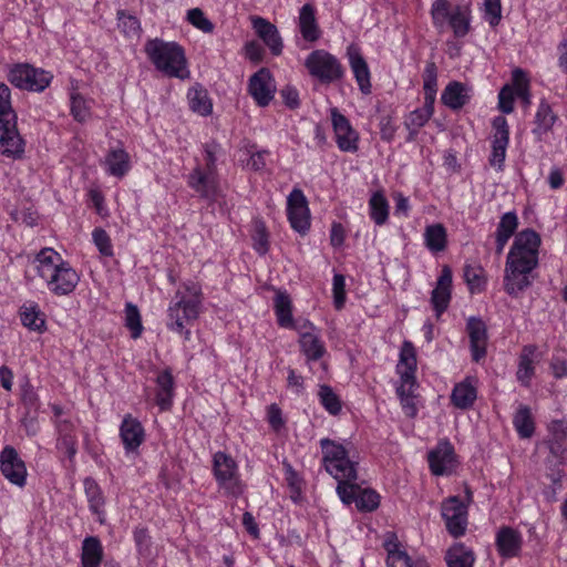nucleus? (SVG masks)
<instances>
[{
	"mask_svg": "<svg viewBox=\"0 0 567 567\" xmlns=\"http://www.w3.org/2000/svg\"><path fill=\"white\" fill-rule=\"evenodd\" d=\"M513 424L517 431L519 437L528 439L534 434L535 424L532 416L530 409L526 405H522L516 411L513 417Z\"/></svg>",
	"mask_w": 567,
	"mask_h": 567,
	"instance_id": "nucleus-49",
	"label": "nucleus"
},
{
	"mask_svg": "<svg viewBox=\"0 0 567 567\" xmlns=\"http://www.w3.org/2000/svg\"><path fill=\"white\" fill-rule=\"evenodd\" d=\"M434 114V104L424 102L422 107L415 109L405 115L404 126L409 131V141H413L420 130L430 121Z\"/></svg>",
	"mask_w": 567,
	"mask_h": 567,
	"instance_id": "nucleus-40",
	"label": "nucleus"
},
{
	"mask_svg": "<svg viewBox=\"0 0 567 567\" xmlns=\"http://www.w3.org/2000/svg\"><path fill=\"white\" fill-rule=\"evenodd\" d=\"M274 311L280 328L296 330L300 320L293 319V303L286 290H278L274 298Z\"/></svg>",
	"mask_w": 567,
	"mask_h": 567,
	"instance_id": "nucleus-27",
	"label": "nucleus"
},
{
	"mask_svg": "<svg viewBox=\"0 0 567 567\" xmlns=\"http://www.w3.org/2000/svg\"><path fill=\"white\" fill-rule=\"evenodd\" d=\"M144 53L155 70L163 75L179 80L189 79L186 52L178 42L159 38L148 39L144 44Z\"/></svg>",
	"mask_w": 567,
	"mask_h": 567,
	"instance_id": "nucleus-5",
	"label": "nucleus"
},
{
	"mask_svg": "<svg viewBox=\"0 0 567 567\" xmlns=\"http://www.w3.org/2000/svg\"><path fill=\"white\" fill-rule=\"evenodd\" d=\"M308 73L321 83H332L343 76V66L330 52L323 49L313 50L305 60Z\"/></svg>",
	"mask_w": 567,
	"mask_h": 567,
	"instance_id": "nucleus-10",
	"label": "nucleus"
},
{
	"mask_svg": "<svg viewBox=\"0 0 567 567\" xmlns=\"http://www.w3.org/2000/svg\"><path fill=\"white\" fill-rule=\"evenodd\" d=\"M286 210L291 228L306 235L311 226V214L307 197L300 188H293L288 195Z\"/></svg>",
	"mask_w": 567,
	"mask_h": 567,
	"instance_id": "nucleus-13",
	"label": "nucleus"
},
{
	"mask_svg": "<svg viewBox=\"0 0 567 567\" xmlns=\"http://www.w3.org/2000/svg\"><path fill=\"white\" fill-rule=\"evenodd\" d=\"M333 305L337 310H341L346 303V278L341 274H336L332 279Z\"/></svg>",
	"mask_w": 567,
	"mask_h": 567,
	"instance_id": "nucleus-60",
	"label": "nucleus"
},
{
	"mask_svg": "<svg viewBox=\"0 0 567 567\" xmlns=\"http://www.w3.org/2000/svg\"><path fill=\"white\" fill-rule=\"evenodd\" d=\"M103 559V547L101 540L95 536H87L82 543L81 564L82 567H99Z\"/></svg>",
	"mask_w": 567,
	"mask_h": 567,
	"instance_id": "nucleus-45",
	"label": "nucleus"
},
{
	"mask_svg": "<svg viewBox=\"0 0 567 567\" xmlns=\"http://www.w3.org/2000/svg\"><path fill=\"white\" fill-rule=\"evenodd\" d=\"M464 279L471 293H480L486 287L485 270L480 265H466L464 267Z\"/></svg>",
	"mask_w": 567,
	"mask_h": 567,
	"instance_id": "nucleus-50",
	"label": "nucleus"
},
{
	"mask_svg": "<svg viewBox=\"0 0 567 567\" xmlns=\"http://www.w3.org/2000/svg\"><path fill=\"white\" fill-rule=\"evenodd\" d=\"M244 54L249 61L258 63L262 60L264 49L257 41H248L244 45Z\"/></svg>",
	"mask_w": 567,
	"mask_h": 567,
	"instance_id": "nucleus-64",
	"label": "nucleus"
},
{
	"mask_svg": "<svg viewBox=\"0 0 567 567\" xmlns=\"http://www.w3.org/2000/svg\"><path fill=\"white\" fill-rule=\"evenodd\" d=\"M483 17L491 27H496L502 20L501 0H483Z\"/></svg>",
	"mask_w": 567,
	"mask_h": 567,
	"instance_id": "nucleus-59",
	"label": "nucleus"
},
{
	"mask_svg": "<svg viewBox=\"0 0 567 567\" xmlns=\"http://www.w3.org/2000/svg\"><path fill=\"white\" fill-rule=\"evenodd\" d=\"M417 372V355L414 344L404 340L399 350V358L395 365V374L398 381L395 384H419L416 379Z\"/></svg>",
	"mask_w": 567,
	"mask_h": 567,
	"instance_id": "nucleus-19",
	"label": "nucleus"
},
{
	"mask_svg": "<svg viewBox=\"0 0 567 567\" xmlns=\"http://www.w3.org/2000/svg\"><path fill=\"white\" fill-rule=\"evenodd\" d=\"M186 19L194 28L200 30L204 33H212L214 31V23L199 8H193L188 10Z\"/></svg>",
	"mask_w": 567,
	"mask_h": 567,
	"instance_id": "nucleus-58",
	"label": "nucleus"
},
{
	"mask_svg": "<svg viewBox=\"0 0 567 567\" xmlns=\"http://www.w3.org/2000/svg\"><path fill=\"white\" fill-rule=\"evenodd\" d=\"M518 216L515 212H507L499 217L495 230V244L497 252H502L508 240L514 236L518 228Z\"/></svg>",
	"mask_w": 567,
	"mask_h": 567,
	"instance_id": "nucleus-38",
	"label": "nucleus"
},
{
	"mask_svg": "<svg viewBox=\"0 0 567 567\" xmlns=\"http://www.w3.org/2000/svg\"><path fill=\"white\" fill-rule=\"evenodd\" d=\"M478 379L472 375L455 383L450 395L451 404L458 410L473 408L478 395Z\"/></svg>",
	"mask_w": 567,
	"mask_h": 567,
	"instance_id": "nucleus-24",
	"label": "nucleus"
},
{
	"mask_svg": "<svg viewBox=\"0 0 567 567\" xmlns=\"http://www.w3.org/2000/svg\"><path fill=\"white\" fill-rule=\"evenodd\" d=\"M369 217L377 226H383L388 223L390 216V204L382 189L371 194L369 202Z\"/></svg>",
	"mask_w": 567,
	"mask_h": 567,
	"instance_id": "nucleus-39",
	"label": "nucleus"
},
{
	"mask_svg": "<svg viewBox=\"0 0 567 567\" xmlns=\"http://www.w3.org/2000/svg\"><path fill=\"white\" fill-rule=\"evenodd\" d=\"M353 486L357 488L353 491L352 498L349 502H342L344 505L355 504V507L360 512H373L380 506L381 496L372 488H362L355 482Z\"/></svg>",
	"mask_w": 567,
	"mask_h": 567,
	"instance_id": "nucleus-42",
	"label": "nucleus"
},
{
	"mask_svg": "<svg viewBox=\"0 0 567 567\" xmlns=\"http://www.w3.org/2000/svg\"><path fill=\"white\" fill-rule=\"evenodd\" d=\"M471 87L462 82H450L442 92V103L451 110H460L471 99Z\"/></svg>",
	"mask_w": 567,
	"mask_h": 567,
	"instance_id": "nucleus-35",
	"label": "nucleus"
},
{
	"mask_svg": "<svg viewBox=\"0 0 567 567\" xmlns=\"http://www.w3.org/2000/svg\"><path fill=\"white\" fill-rule=\"evenodd\" d=\"M420 384H395V394L400 401L401 409L405 416L414 419L422 405L417 392Z\"/></svg>",
	"mask_w": 567,
	"mask_h": 567,
	"instance_id": "nucleus-31",
	"label": "nucleus"
},
{
	"mask_svg": "<svg viewBox=\"0 0 567 567\" xmlns=\"http://www.w3.org/2000/svg\"><path fill=\"white\" fill-rule=\"evenodd\" d=\"M70 99V114L74 121L79 123H85L92 118V105L94 101L83 96L79 92V85L76 81L71 82L69 91Z\"/></svg>",
	"mask_w": 567,
	"mask_h": 567,
	"instance_id": "nucleus-32",
	"label": "nucleus"
},
{
	"mask_svg": "<svg viewBox=\"0 0 567 567\" xmlns=\"http://www.w3.org/2000/svg\"><path fill=\"white\" fill-rule=\"evenodd\" d=\"M187 185L200 197L215 198L219 187L218 174L197 164L187 176Z\"/></svg>",
	"mask_w": 567,
	"mask_h": 567,
	"instance_id": "nucleus-21",
	"label": "nucleus"
},
{
	"mask_svg": "<svg viewBox=\"0 0 567 567\" xmlns=\"http://www.w3.org/2000/svg\"><path fill=\"white\" fill-rule=\"evenodd\" d=\"M330 120L333 137L338 148L346 153H355L359 150L360 135L337 107L330 109Z\"/></svg>",
	"mask_w": 567,
	"mask_h": 567,
	"instance_id": "nucleus-15",
	"label": "nucleus"
},
{
	"mask_svg": "<svg viewBox=\"0 0 567 567\" xmlns=\"http://www.w3.org/2000/svg\"><path fill=\"white\" fill-rule=\"evenodd\" d=\"M118 436L126 454L137 453L146 439L143 424L132 414H125L118 427Z\"/></svg>",
	"mask_w": 567,
	"mask_h": 567,
	"instance_id": "nucleus-20",
	"label": "nucleus"
},
{
	"mask_svg": "<svg viewBox=\"0 0 567 567\" xmlns=\"http://www.w3.org/2000/svg\"><path fill=\"white\" fill-rule=\"evenodd\" d=\"M472 359L478 362L486 355L487 333L484 322L476 318L467 321Z\"/></svg>",
	"mask_w": 567,
	"mask_h": 567,
	"instance_id": "nucleus-33",
	"label": "nucleus"
},
{
	"mask_svg": "<svg viewBox=\"0 0 567 567\" xmlns=\"http://www.w3.org/2000/svg\"><path fill=\"white\" fill-rule=\"evenodd\" d=\"M512 84H505L498 93V110L504 114H511L514 111L515 99L519 97L529 103V79L526 72L516 68L512 72Z\"/></svg>",
	"mask_w": 567,
	"mask_h": 567,
	"instance_id": "nucleus-12",
	"label": "nucleus"
},
{
	"mask_svg": "<svg viewBox=\"0 0 567 567\" xmlns=\"http://www.w3.org/2000/svg\"><path fill=\"white\" fill-rule=\"evenodd\" d=\"M92 240L102 256L107 258L114 256V249L111 237L103 228L97 227L93 229Z\"/></svg>",
	"mask_w": 567,
	"mask_h": 567,
	"instance_id": "nucleus-57",
	"label": "nucleus"
},
{
	"mask_svg": "<svg viewBox=\"0 0 567 567\" xmlns=\"http://www.w3.org/2000/svg\"><path fill=\"white\" fill-rule=\"evenodd\" d=\"M492 140L489 165L497 171H503L506 151L509 144V125L504 116H495L492 121Z\"/></svg>",
	"mask_w": 567,
	"mask_h": 567,
	"instance_id": "nucleus-16",
	"label": "nucleus"
},
{
	"mask_svg": "<svg viewBox=\"0 0 567 567\" xmlns=\"http://www.w3.org/2000/svg\"><path fill=\"white\" fill-rule=\"evenodd\" d=\"M192 112L200 116H209L213 113V100L208 91L199 83L192 85L186 94Z\"/></svg>",
	"mask_w": 567,
	"mask_h": 567,
	"instance_id": "nucleus-36",
	"label": "nucleus"
},
{
	"mask_svg": "<svg viewBox=\"0 0 567 567\" xmlns=\"http://www.w3.org/2000/svg\"><path fill=\"white\" fill-rule=\"evenodd\" d=\"M433 25H449L455 38H464L471 31L472 10L468 4L452 6L449 0H435L430 10Z\"/></svg>",
	"mask_w": 567,
	"mask_h": 567,
	"instance_id": "nucleus-7",
	"label": "nucleus"
},
{
	"mask_svg": "<svg viewBox=\"0 0 567 567\" xmlns=\"http://www.w3.org/2000/svg\"><path fill=\"white\" fill-rule=\"evenodd\" d=\"M8 81L17 89L29 92H43L52 82L51 72L29 63H14L7 72Z\"/></svg>",
	"mask_w": 567,
	"mask_h": 567,
	"instance_id": "nucleus-8",
	"label": "nucleus"
},
{
	"mask_svg": "<svg viewBox=\"0 0 567 567\" xmlns=\"http://www.w3.org/2000/svg\"><path fill=\"white\" fill-rule=\"evenodd\" d=\"M252 248L259 255H266L269 250V234L262 220H255L252 224Z\"/></svg>",
	"mask_w": 567,
	"mask_h": 567,
	"instance_id": "nucleus-55",
	"label": "nucleus"
},
{
	"mask_svg": "<svg viewBox=\"0 0 567 567\" xmlns=\"http://www.w3.org/2000/svg\"><path fill=\"white\" fill-rule=\"evenodd\" d=\"M540 247L542 237L532 228L515 235L506 256L503 279L504 290L509 296L517 297L533 284V274L539 264Z\"/></svg>",
	"mask_w": 567,
	"mask_h": 567,
	"instance_id": "nucleus-1",
	"label": "nucleus"
},
{
	"mask_svg": "<svg viewBox=\"0 0 567 567\" xmlns=\"http://www.w3.org/2000/svg\"><path fill=\"white\" fill-rule=\"evenodd\" d=\"M423 241L432 254L445 250L447 247V233L444 225L440 223L427 225L424 229Z\"/></svg>",
	"mask_w": 567,
	"mask_h": 567,
	"instance_id": "nucleus-44",
	"label": "nucleus"
},
{
	"mask_svg": "<svg viewBox=\"0 0 567 567\" xmlns=\"http://www.w3.org/2000/svg\"><path fill=\"white\" fill-rule=\"evenodd\" d=\"M495 546L502 558L517 557L522 551L523 536L513 527H501L495 536Z\"/></svg>",
	"mask_w": 567,
	"mask_h": 567,
	"instance_id": "nucleus-26",
	"label": "nucleus"
},
{
	"mask_svg": "<svg viewBox=\"0 0 567 567\" xmlns=\"http://www.w3.org/2000/svg\"><path fill=\"white\" fill-rule=\"evenodd\" d=\"M103 166L109 175L122 178L131 169L130 154L122 147L107 152Z\"/></svg>",
	"mask_w": 567,
	"mask_h": 567,
	"instance_id": "nucleus-37",
	"label": "nucleus"
},
{
	"mask_svg": "<svg viewBox=\"0 0 567 567\" xmlns=\"http://www.w3.org/2000/svg\"><path fill=\"white\" fill-rule=\"evenodd\" d=\"M295 331L298 334L300 351L308 364L323 358L327 353L326 344L321 339L320 330L310 320H300Z\"/></svg>",
	"mask_w": 567,
	"mask_h": 567,
	"instance_id": "nucleus-11",
	"label": "nucleus"
},
{
	"mask_svg": "<svg viewBox=\"0 0 567 567\" xmlns=\"http://www.w3.org/2000/svg\"><path fill=\"white\" fill-rule=\"evenodd\" d=\"M447 567H473L474 553L463 544L453 545L446 553Z\"/></svg>",
	"mask_w": 567,
	"mask_h": 567,
	"instance_id": "nucleus-47",
	"label": "nucleus"
},
{
	"mask_svg": "<svg viewBox=\"0 0 567 567\" xmlns=\"http://www.w3.org/2000/svg\"><path fill=\"white\" fill-rule=\"evenodd\" d=\"M203 292L197 282H185L183 290H177L175 300L167 308L166 327L178 333L185 341L190 340L192 331L188 326L195 322L202 311Z\"/></svg>",
	"mask_w": 567,
	"mask_h": 567,
	"instance_id": "nucleus-4",
	"label": "nucleus"
},
{
	"mask_svg": "<svg viewBox=\"0 0 567 567\" xmlns=\"http://www.w3.org/2000/svg\"><path fill=\"white\" fill-rule=\"evenodd\" d=\"M318 398L320 404L329 414L338 415L341 412L342 402L330 385H320L318 390Z\"/></svg>",
	"mask_w": 567,
	"mask_h": 567,
	"instance_id": "nucleus-51",
	"label": "nucleus"
},
{
	"mask_svg": "<svg viewBox=\"0 0 567 567\" xmlns=\"http://www.w3.org/2000/svg\"><path fill=\"white\" fill-rule=\"evenodd\" d=\"M316 14V8L311 3H306L300 8L298 16L300 34L305 41L311 43L318 41L321 37Z\"/></svg>",
	"mask_w": 567,
	"mask_h": 567,
	"instance_id": "nucleus-30",
	"label": "nucleus"
},
{
	"mask_svg": "<svg viewBox=\"0 0 567 567\" xmlns=\"http://www.w3.org/2000/svg\"><path fill=\"white\" fill-rule=\"evenodd\" d=\"M322 463L326 471L338 482L336 492L341 502L352 498L353 482L358 478V463L352 461L346 446L330 439H321Z\"/></svg>",
	"mask_w": 567,
	"mask_h": 567,
	"instance_id": "nucleus-3",
	"label": "nucleus"
},
{
	"mask_svg": "<svg viewBox=\"0 0 567 567\" xmlns=\"http://www.w3.org/2000/svg\"><path fill=\"white\" fill-rule=\"evenodd\" d=\"M18 118L12 107L11 91L9 86L0 82V123Z\"/></svg>",
	"mask_w": 567,
	"mask_h": 567,
	"instance_id": "nucleus-56",
	"label": "nucleus"
},
{
	"mask_svg": "<svg viewBox=\"0 0 567 567\" xmlns=\"http://www.w3.org/2000/svg\"><path fill=\"white\" fill-rule=\"evenodd\" d=\"M58 432L56 449L63 452L69 458H73L76 454V436L73 434L72 425L62 422L58 425Z\"/></svg>",
	"mask_w": 567,
	"mask_h": 567,
	"instance_id": "nucleus-48",
	"label": "nucleus"
},
{
	"mask_svg": "<svg viewBox=\"0 0 567 567\" xmlns=\"http://www.w3.org/2000/svg\"><path fill=\"white\" fill-rule=\"evenodd\" d=\"M267 421L270 427L276 432H279L284 427L285 419L278 404L272 403L267 408Z\"/></svg>",
	"mask_w": 567,
	"mask_h": 567,
	"instance_id": "nucleus-62",
	"label": "nucleus"
},
{
	"mask_svg": "<svg viewBox=\"0 0 567 567\" xmlns=\"http://www.w3.org/2000/svg\"><path fill=\"white\" fill-rule=\"evenodd\" d=\"M473 501L472 491L466 487L465 502L457 496H450L442 502L441 513L447 532L455 538L465 534L468 520V505Z\"/></svg>",
	"mask_w": 567,
	"mask_h": 567,
	"instance_id": "nucleus-9",
	"label": "nucleus"
},
{
	"mask_svg": "<svg viewBox=\"0 0 567 567\" xmlns=\"http://www.w3.org/2000/svg\"><path fill=\"white\" fill-rule=\"evenodd\" d=\"M383 547L386 551L388 567H413L411 557L394 533L389 532L384 535Z\"/></svg>",
	"mask_w": 567,
	"mask_h": 567,
	"instance_id": "nucleus-29",
	"label": "nucleus"
},
{
	"mask_svg": "<svg viewBox=\"0 0 567 567\" xmlns=\"http://www.w3.org/2000/svg\"><path fill=\"white\" fill-rule=\"evenodd\" d=\"M430 470L434 475L451 474L456 467L454 447L449 441H441L427 456Z\"/></svg>",
	"mask_w": 567,
	"mask_h": 567,
	"instance_id": "nucleus-23",
	"label": "nucleus"
},
{
	"mask_svg": "<svg viewBox=\"0 0 567 567\" xmlns=\"http://www.w3.org/2000/svg\"><path fill=\"white\" fill-rule=\"evenodd\" d=\"M156 385V403L162 411H168L174 396V378L171 370L166 369L157 375Z\"/></svg>",
	"mask_w": 567,
	"mask_h": 567,
	"instance_id": "nucleus-41",
	"label": "nucleus"
},
{
	"mask_svg": "<svg viewBox=\"0 0 567 567\" xmlns=\"http://www.w3.org/2000/svg\"><path fill=\"white\" fill-rule=\"evenodd\" d=\"M87 197L92 203L96 214L105 218L110 215L109 208L105 203V197L97 186H92L87 189Z\"/></svg>",
	"mask_w": 567,
	"mask_h": 567,
	"instance_id": "nucleus-61",
	"label": "nucleus"
},
{
	"mask_svg": "<svg viewBox=\"0 0 567 567\" xmlns=\"http://www.w3.org/2000/svg\"><path fill=\"white\" fill-rule=\"evenodd\" d=\"M0 473L11 485L18 488L27 486V464L11 445H6L0 452Z\"/></svg>",
	"mask_w": 567,
	"mask_h": 567,
	"instance_id": "nucleus-14",
	"label": "nucleus"
},
{
	"mask_svg": "<svg viewBox=\"0 0 567 567\" xmlns=\"http://www.w3.org/2000/svg\"><path fill=\"white\" fill-rule=\"evenodd\" d=\"M22 326L30 331L43 333L47 331V317L34 301L24 302L19 309Z\"/></svg>",
	"mask_w": 567,
	"mask_h": 567,
	"instance_id": "nucleus-34",
	"label": "nucleus"
},
{
	"mask_svg": "<svg viewBox=\"0 0 567 567\" xmlns=\"http://www.w3.org/2000/svg\"><path fill=\"white\" fill-rule=\"evenodd\" d=\"M535 346H525L518 358L516 378L524 386H529L535 374Z\"/></svg>",
	"mask_w": 567,
	"mask_h": 567,
	"instance_id": "nucleus-43",
	"label": "nucleus"
},
{
	"mask_svg": "<svg viewBox=\"0 0 567 567\" xmlns=\"http://www.w3.org/2000/svg\"><path fill=\"white\" fill-rule=\"evenodd\" d=\"M250 22L255 33L270 50L271 54L280 55L284 50V42L277 27L259 16L250 17Z\"/></svg>",
	"mask_w": 567,
	"mask_h": 567,
	"instance_id": "nucleus-25",
	"label": "nucleus"
},
{
	"mask_svg": "<svg viewBox=\"0 0 567 567\" xmlns=\"http://www.w3.org/2000/svg\"><path fill=\"white\" fill-rule=\"evenodd\" d=\"M84 489L91 512L97 516L100 523H104V496L95 481L87 478L84 481Z\"/></svg>",
	"mask_w": 567,
	"mask_h": 567,
	"instance_id": "nucleus-46",
	"label": "nucleus"
},
{
	"mask_svg": "<svg viewBox=\"0 0 567 567\" xmlns=\"http://www.w3.org/2000/svg\"><path fill=\"white\" fill-rule=\"evenodd\" d=\"M17 120L0 123V154L11 159H21L25 152V141L18 131Z\"/></svg>",
	"mask_w": 567,
	"mask_h": 567,
	"instance_id": "nucleus-17",
	"label": "nucleus"
},
{
	"mask_svg": "<svg viewBox=\"0 0 567 567\" xmlns=\"http://www.w3.org/2000/svg\"><path fill=\"white\" fill-rule=\"evenodd\" d=\"M453 275L451 268L445 265L436 279L435 286L431 291L430 303L436 319L447 310L452 300Z\"/></svg>",
	"mask_w": 567,
	"mask_h": 567,
	"instance_id": "nucleus-18",
	"label": "nucleus"
},
{
	"mask_svg": "<svg viewBox=\"0 0 567 567\" xmlns=\"http://www.w3.org/2000/svg\"><path fill=\"white\" fill-rule=\"evenodd\" d=\"M423 91L424 102L426 104H434L437 92V72L434 63H430L425 66L423 74Z\"/></svg>",
	"mask_w": 567,
	"mask_h": 567,
	"instance_id": "nucleus-54",
	"label": "nucleus"
},
{
	"mask_svg": "<svg viewBox=\"0 0 567 567\" xmlns=\"http://www.w3.org/2000/svg\"><path fill=\"white\" fill-rule=\"evenodd\" d=\"M124 313L125 327L130 330L131 337L133 339H138L143 333L144 327L137 306L132 302H126Z\"/></svg>",
	"mask_w": 567,
	"mask_h": 567,
	"instance_id": "nucleus-52",
	"label": "nucleus"
},
{
	"mask_svg": "<svg viewBox=\"0 0 567 567\" xmlns=\"http://www.w3.org/2000/svg\"><path fill=\"white\" fill-rule=\"evenodd\" d=\"M212 474L225 496L238 498L245 494L247 485L241 478L238 462L230 454L223 451L213 454Z\"/></svg>",
	"mask_w": 567,
	"mask_h": 567,
	"instance_id": "nucleus-6",
	"label": "nucleus"
},
{
	"mask_svg": "<svg viewBox=\"0 0 567 567\" xmlns=\"http://www.w3.org/2000/svg\"><path fill=\"white\" fill-rule=\"evenodd\" d=\"M248 92L259 106L270 103L276 93V84L268 69L262 68L250 78Z\"/></svg>",
	"mask_w": 567,
	"mask_h": 567,
	"instance_id": "nucleus-22",
	"label": "nucleus"
},
{
	"mask_svg": "<svg viewBox=\"0 0 567 567\" xmlns=\"http://www.w3.org/2000/svg\"><path fill=\"white\" fill-rule=\"evenodd\" d=\"M348 59L351 71L358 83L360 91L363 94L371 93V74L367 61L360 53V50L355 47L348 49Z\"/></svg>",
	"mask_w": 567,
	"mask_h": 567,
	"instance_id": "nucleus-28",
	"label": "nucleus"
},
{
	"mask_svg": "<svg viewBox=\"0 0 567 567\" xmlns=\"http://www.w3.org/2000/svg\"><path fill=\"white\" fill-rule=\"evenodd\" d=\"M556 122V116L548 103L542 102L535 115L536 127L534 133L544 134L551 130Z\"/></svg>",
	"mask_w": 567,
	"mask_h": 567,
	"instance_id": "nucleus-53",
	"label": "nucleus"
},
{
	"mask_svg": "<svg viewBox=\"0 0 567 567\" xmlns=\"http://www.w3.org/2000/svg\"><path fill=\"white\" fill-rule=\"evenodd\" d=\"M32 265L44 287L55 297L72 295L80 282L79 271L53 248L40 249L34 255Z\"/></svg>",
	"mask_w": 567,
	"mask_h": 567,
	"instance_id": "nucleus-2",
	"label": "nucleus"
},
{
	"mask_svg": "<svg viewBox=\"0 0 567 567\" xmlns=\"http://www.w3.org/2000/svg\"><path fill=\"white\" fill-rule=\"evenodd\" d=\"M287 388L295 394H301L305 390V379L296 370L289 368L287 371Z\"/></svg>",
	"mask_w": 567,
	"mask_h": 567,
	"instance_id": "nucleus-63",
	"label": "nucleus"
}]
</instances>
